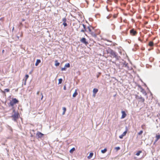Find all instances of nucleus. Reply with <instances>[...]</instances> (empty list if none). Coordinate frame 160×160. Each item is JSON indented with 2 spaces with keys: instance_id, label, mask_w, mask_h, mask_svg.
I'll return each mask as SVG.
<instances>
[{
  "instance_id": "obj_20",
  "label": "nucleus",
  "mask_w": 160,
  "mask_h": 160,
  "mask_svg": "<svg viewBox=\"0 0 160 160\" xmlns=\"http://www.w3.org/2000/svg\"><path fill=\"white\" fill-rule=\"evenodd\" d=\"M75 150V148L74 147H73L69 151V152L70 153H72Z\"/></svg>"
},
{
  "instance_id": "obj_19",
  "label": "nucleus",
  "mask_w": 160,
  "mask_h": 160,
  "mask_svg": "<svg viewBox=\"0 0 160 160\" xmlns=\"http://www.w3.org/2000/svg\"><path fill=\"white\" fill-rule=\"evenodd\" d=\"M140 89L141 92H142L143 94H144L145 95H146L147 94L146 92L145 91L144 89L142 88Z\"/></svg>"
},
{
  "instance_id": "obj_60",
  "label": "nucleus",
  "mask_w": 160,
  "mask_h": 160,
  "mask_svg": "<svg viewBox=\"0 0 160 160\" xmlns=\"http://www.w3.org/2000/svg\"><path fill=\"white\" fill-rule=\"evenodd\" d=\"M4 50H3H3H2V52L3 53L4 52Z\"/></svg>"
},
{
  "instance_id": "obj_58",
  "label": "nucleus",
  "mask_w": 160,
  "mask_h": 160,
  "mask_svg": "<svg viewBox=\"0 0 160 160\" xmlns=\"http://www.w3.org/2000/svg\"><path fill=\"white\" fill-rule=\"evenodd\" d=\"M39 91H38V92H37V94H39Z\"/></svg>"
},
{
  "instance_id": "obj_30",
  "label": "nucleus",
  "mask_w": 160,
  "mask_h": 160,
  "mask_svg": "<svg viewBox=\"0 0 160 160\" xmlns=\"http://www.w3.org/2000/svg\"><path fill=\"white\" fill-rule=\"evenodd\" d=\"M138 98L139 99H141L142 100V102H144V101L145 99H144V98H143L141 96L140 97H139Z\"/></svg>"
},
{
  "instance_id": "obj_29",
  "label": "nucleus",
  "mask_w": 160,
  "mask_h": 160,
  "mask_svg": "<svg viewBox=\"0 0 160 160\" xmlns=\"http://www.w3.org/2000/svg\"><path fill=\"white\" fill-rule=\"evenodd\" d=\"M29 77V75H28V74H26L25 75V82L26 81L27 79H28V78Z\"/></svg>"
},
{
  "instance_id": "obj_59",
  "label": "nucleus",
  "mask_w": 160,
  "mask_h": 160,
  "mask_svg": "<svg viewBox=\"0 0 160 160\" xmlns=\"http://www.w3.org/2000/svg\"><path fill=\"white\" fill-rule=\"evenodd\" d=\"M144 85L145 86V87H147V86L146 84L145 83H144Z\"/></svg>"
},
{
  "instance_id": "obj_33",
  "label": "nucleus",
  "mask_w": 160,
  "mask_h": 160,
  "mask_svg": "<svg viewBox=\"0 0 160 160\" xmlns=\"http://www.w3.org/2000/svg\"><path fill=\"white\" fill-rule=\"evenodd\" d=\"M152 66L151 65H150L149 64H146V67L147 68H151L152 67Z\"/></svg>"
},
{
  "instance_id": "obj_61",
  "label": "nucleus",
  "mask_w": 160,
  "mask_h": 160,
  "mask_svg": "<svg viewBox=\"0 0 160 160\" xmlns=\"http://www.w3.org/2000/svg\"><path fill=\"white\" fill-rule=\"evenodd\" d=\"M20 25H22V22H21V23H20Z\"/></svg>"
},
{
  "instance_id": "obj_25",
  "label": "nucleus",
  "mask_w": 160,
  "mask_h": 160,
  "mask_svg": "<svg viewBox=\"0 0 160 160\" xmlns=\"http://www.w3.org/2000/svg\"><path fill=\"white\" fill-rule=\"evenodd\" d=\"M58 84H61L62 82V78H59L58 80Z\"/></svg>"
},
{
  "instance_id": "obj_62",
  "label": "nucleus",
  "mask_w": 160,
  "mask_h": 160,
  "mask_svg": "<svg viewBox=\"0 0 160 160\" xmlns=\"http://www.w3.org/2000/svg\"><path fill=\"white\" fill-rule=\"evenodd\" d=\"M26 82H25V80L24 84H26Z\"/></svg>"
},
{
  "instance_id": "obj_31",
  "label": "nucleus",
  "mask_w": 160,
  "mask_h": 160,
  "mask_svg": "<svg viewBox=\"0 0 160 160\" xmlns=\"http://www.w3.org/2000/svg\"><path fill=\"white\" fill-rule=\"evenodd\" d=\"M143 132L142 130H141L138 133V134L139 135H140L142 134Z\"/></svg>"
},
{
  "instance_id": "obj_38",
  "label": "nucleus",
  "mask_w": 160,
  "mask_h": 160,
  "mask_svg": "<svg viewBox=\"0 0 160 160\" xmlns=\"http://www.w3.org/2000/svg\"><path fill=\"white\" fill-rule=\"evenodd\" d=\"M149 61L151 62H152L153 61V60H154V58H149Z\"/></svg>"
},
{
  "instance_id": "obj_36",
  "label": "nucleus",
  "mask_w": 160,
  "mask_h": 160,
  "mask_svg": "<svg viewBox=\"0 0 160 160\" xmlns=\"http://www.w3.org/2000/svg\"><path fill=\"white\" fill-rule=\"evenodd\" d=\"M111 25L112 26V29L113 30L114 29L115 27V25H114L113 24H111Z\"/></svg>"
},
{
  "instance_id": "obj_7",
  "label": "nucleus",
  "mask_w": 160,
  "mask_h": 160,
  "mask_svg": "<svg viewBox=\"0 0 160 160\" xmlns=\"http://www.w3.org/2000/svg\"><path fill=\"white\" fill-rule=\"evenodd\" d=\"M130 32L132 35L134 36L136 35L137 32L134 28H132L130 30Z\"/></svg>"
},
{
  "instance_id": "obj_39",
  "label": "nucleus",
  "mask_w": 160,
  "mask_h": 160,
  "mask_svg": "<svg viewBox=\"0 0 160 160\" xmlns=\"http://www.w3.org/2000/svg\"><path fill=\"white\" fill-rule=\"evenodd\" d=\"M82 26H83V29L86 28V27L85 25L84 24H82Z\"/></svg>"
},
{
  "instance_id": "obj_3",
  "label": "nucleus",
  "mask_w": 160,
  "mask_h": 160,
  "mask_svg": "<svg viewBox=\"0 0 160 160\" xmlns=\"http://www.w3.org/2000/svg\"><path fill=\"white\" fill-rule=\"evenodd\" d=\"M19 102V101L16 98H12V100L10 101L9 103H8V104L9 107L10 106L12 107V108L11 109L13 110V109H15L14 105L18 103Z\"/></svg>"
},
{
  "instance_id": "obj_18",
  "label": "nucleus",
  "mask_w": 160,
  "mask_h": 160,
  "mask_svg": "<svg viewBox=\"0 0 160 160\" xmlns=\"http://www.w3.org/2000/svg\"><path fill=\"white\" fill-rule=\"evenodd\" d=\"M98 90L97 88H94L93 89L92 92L93 93H94V94H96L98 92Z\"/></svg>"
},
{
  "instance_id": "obj_27",
  "label": "nucleus",
  "mask_w": 160,
  "mask_h": 160,
  "mask_svg": "<svg viewBox=\"0 0 160 160\" xmlns=\"http://www.w3.org/2000/svg\"><path fill=\"white\" fill-rule=\"evenodd\" d=\"M91 28H92V29H94V27L89 24V25L88 26L87 28L88 30L89 29Z\"/></svg>"
},
{
  "instance_id": "obj_52",
  "label": "nucleus",
  "mask_w": 160,
  "mask_h": 160,
  "mask_svg": "<svg viewBox=\"0 0 160 160\" xmlns=\"http://www.w3.org/2000/svg\"><path fill=\"white\" fill-rule=\"evenodd\" d=\"M17 38L18 39V40L19 38V37L17 36Z\"/></svg>"
},
{
  "instance_id": "obj_13",
  "label": "nucleus",
  "mask_w": 160,
  "mask_h": 160,
  "mask_svg": "<svg viewBox=\"0 0 160 160\" xmlns=\"http://www.w3.org/2000/svg\"><path fill=\"white\" fill-rule=\"evenodd\" d=\"M155 138L156 139L155 141L156 142H157L160 138V135L159 134H156Z\"/></svg>"
},
{
  "instance_id": "obj_22",
  "label": "nucleus",
  "mask_w": 160,
  "mask_h": 160,
  "mask_svg": "<svg viewBox=\"0 0 160 160\" xmlns=\"http://www.w3.org/2000/svg\"><path fill=\"white\" fill-rule=\"evenodd\" d=\"M153 42L152 41H150L149 42L148 45L150 47L153 46Z\"/></svg>"
},
{
  "instance_id": "obj_44",
  "label": "nucleus",
  "mask_w": 160,
  "mask_h": 160,
  "mask_svg": "<svg viewBox=\"0 0 160 160\" xmlns=\"http://www.w3.org/2000/svg\"><path fill=\"white\" fill-rule=\"evenodd\" d=\"M111 16L112 15H111L110 16L109 15L107 16L106 18L107 19H109L111 17Z\"/></svg>"
},
{
  "instance_id": "obj_16",
  "label": "nucleus",
  "mask_w": 160,
  "mask_h": 160,
  "mask_svg": "<svg viewBox=\"0 0 160 160\" xmlns=\"http://www.w3.org/2000/svg\"><path fill=\"white\" fill-rule=\"evenodd\" d=\"M78 93L77 92V89H76L74 93L72 95V97L73 98L75 97L78 95Z\"/></svg>"
},
{
  "instance_id": "obj_64",
  "label": "nucleus",
  "mask_w": 160,
  "mask_h": 160,
  "mask_svg": "<svg viewBox=\"0 0 160 160\" xmlns=\"http://www.w3.org/2000/svg\"><path fill=\"white\" fill-rule=\"evenodd\" d=\"M85 34L86 36H87V35L85 33Z\"/></svg>"
},
{
  "instance_id": "obj_50",
  "label": "nucleus",
  "mask_w": 160,
  "mask_h": 160,
  "mask_svg": "<svg viewBox=\"0 0 160 160\" xmlns=\"http://www.w3.org/2000/svg\"><path fill=\"white\" fill-rule=\"evenodd\" d=\"M88 30V32H90V31H92V29H91V28H90V29H89Z\"/></svg>"
},
{
  "instance_id": "obj_12",
  "label": "nucleus",
  "mask_w": 160,
  "mask_h": 160,
  "mask_svg": "<svg viewBox=\"0 0 160 160\" xmlns=\"http://www.w3.org/2000/svg\"><path fill=\"white\" fill-rule=\"evenodd\" d=\"M126 133H127L126 132H124L121 135L119 136V138L120 139H122L123 138V137L126 135Z\"/></svg>"
},
{
  "instance_id": "obj_48",
  "label": "nucleus",
  "mask_w": 160,
  "mask_h": 160,
  "mask_svg": "<svg viewBox=\"0 0 160 160\" xmlns=\"http://www.w3.org/2000/svg\"><path fill=\"white\" fill-rule=\"evenodd\" d=\"M147 89H148L149 91H150V90H149V88H148V87H147ZM150 91V93L151 95H152V93H151V92L150 91Z\"/></svg>"
},
{
  "instance_id": "obj_24",
  "label": "nucleus",
  "mask_w": 160,
  "mask_h": 160,
  "mask_svg": "<svg viewBox=\"0 0 160 160\" xmlns=\"http://www.w3.org/2000/svg\"><path fill=\"white\" fill-rule=\"evenodd\" d=\"M142 152V151L141 150L138 151L137 153H136L135 155L137 156H138L140 155V154Z\"/></svg>"
},
{
  "instance_id": "obj_32",
  "label": "nucleus",
  "mask_w": 160,
  "mask_h": 160,
  "mask_svg": "<svg viewBox=\"0 0 160 160\" xmlns=\"http://www.w3.org/2000/svg\"><path fill=\"white\" fill-rule=\"evenodd\" d=\"M10 89L8 88H6L4 90V92H9Z\"/></svg>"
},
{
  "instance_id": "obj_55",
  "label": "nucleus",
  "mask_w": 160,
  "mask_h": 160,
  "mask_svg": "<svg viewBox=\"0 0 160 160\" xmlns=\"http://www.w3.org/2000/svg\"><path fill=\"white\" fill-rule=\"evenodd\" d=\"M14 30V27H13V28H12V31H13Z\"/></svg>"
},
{
  "instance_id": "obj_37",
  "label": "nucleus",
  "mask_w": 160,
  "mask_h": 160,
  "mask_svg": "<svg viewBox=\"0 0 160 160\" xmlns=\"http://www.w3.org/2000/svg\"><path fill=\"white\" fill-rule=\"evenodd\" d=\"M101 73L100 72H98V74H97L96 75V77L97 78H98L99 77L100 75H101Z\"/></svg>"
},
{
  "instance_id": "obj_4",
  "label": "nucleus",
  "mask_w": 160,
  "mask_h": 160,
  "mask_svg": "<svg viewBox=\"0 0 160 160\" xmlns=\"http://www.w3.org/2000/svg\"><path fill=\"white\" fill-rule=\"evenodd\" d=\"M70 67V64L69 63H67L65 64L63 68H61V71H66L67 68H69Z\"/></svg>"
},
{
  "instance_id": "obj_53",
  "label": "nucleus",
  "mask_w": 160,
  "mask_h": 160,
  "mask_svg": "<svg viewBox=\"0 0 160 160\" xmlns=\"http://www.w3.org/2000/svg\"><path fill=\"white\" fill-rule=\"evenodd\" d=\"M105 40H106V41H108V42H111V41H110V40H108V39H106Z\"/></svg>"
},
{
  "instance_id": "obj_49",
  "label": "nucleus",
  "mask_w": 160,
  "mask_h": 160,
  "mask_svg": "<svg viewBox=\"0 0 160 160\" xmlns=\"http://www.w3.org/2000/svg\"><path fill=\"white\" fill-rule=\"evenodd\" d=\"M96 94H94V93H93V95L92 96L93 97H95L96 96Z\"/></svg>"
},
{
  "instance_id": "obj_23",
  "label": "nucleus",
  "mask_w": 160,
  "mask_h": 160,
  "mask_svg": "<svg viewBox=\"0 0 160 160\" xmlns=\"http://www.w3.org/2000/svg\"><path fill=\"white\" fill-rule=\"evenodd\" d=\"M62 110H63V112L62 113V115H64L65 114V112L66 111V108L65 107H63L62 108Z\"/></svg>"
},
{
  "instance_id": "obj_45",
  "label": "nucleus",
  "mask_w": 160,
  "mask_h": 160,
  "mask_svg": "<svg viewBox=\"0 0 160 160\" xmlns=\"http://www.w3.org/2000/svg\"><path fill=\"white\" fill-rule=\"evenodd\" d=\"M4 18V17L1 18H0V21H1V20L3 21V19Z\"/></svg>"
},
{
  "instance_id": "obj_63",
  "label": "nucleus",
  "mask_w": 160,
  "mask_h": 160,
  "mask_svg": "<svg viewBox=\"0 0 160 160\" xmlns=\"http://www.w3.org/2000/svg\"><path fill=\"white\" fill-rule=\"evenodd\" d=\"M22 34H21V35H20V36L22 37Z\"/></svg>"
},
{
  "instance_id": "obj_57",
  "label": "nucleus",
  "mask_w": 160,
  "mask_h": 160,
  "mask_svg": "<svg viewBox=\"0 0 160 160\" xmlns=\"http://www.w3.org/2000/svg\"><path fill=\"white\" fill-rule=\"evenodd\" d=\"M138 40L140 41H141V39L139 38H138Z\"/></svg>"
},
{
  "instance_id": "obj_46",
  "label": "nucleus",
  "mask_w": 160,
  "mask_h": 160,
  "mask_svg": "<svg viewBox=\"0 0 160 160\" xmlns=\"http://www.w3.org/2000/svg\"><path fill=\"white\" fill-rule=\"evenodd\" d=\"M134 46L136 48H137V47H138V45L136 44L134 45Z\"/></svg>"
},
{
  "instance_id": "obj_21",
  "label": "nucleus",
  "mask_w": 160,
  "mask_h": 160,
  "mask_svg": "<svg viewBox=\"0 0 160 160\" xmlns=\"http://www.w3.org/2000/svg\"><path fill=\"white\" fill-rule=\"evenodd\" d=\"M107 151V148H104V149L101 150V152L102 153H105Z\"/></svg>"
},
{
  "instance_id": "obj_41",
  "label": "nucleus",
  "mask_w": 160,
  "mask_h": 160,
  "mask_svg": "<svg viewBox=\"0 0 160 160\" xmlns=\"http://www.w3.org/2000/svg\"><path fill=\"white\" fill-rule=\"evenodd\" d=\"M138 86L140 89H141V88H142V86L140 85H138Z\"/></svg>"
},
{
  "instance_id": "obj_56",
  "label": "nucleus",
  "mask_w": 160,
  "mask_h": 160,
  "mask_svg": "<svg viewBox=\"0 0 160 160\" xmlns=\"http://www.w3.org/2000/svg\"><path fill=\"white\" fill-rule=\"evenodd\" d=\"M32 71H31L30 72H29V74H31V73L32 72Z\"/></svg>"
},
{
  "instance_id": "obj_42",
  "label": "nucleus",
  "mask_w": 160,
  "mask_h": 160,
  "mask_svg": "<svg viewBox=\"0 0 160 160\" xmlns=\"http://www.w3.org/2000/svg\"><path fill=\"white\" fill-rule=\"evenodd\" d=\"M41 94L42 95V97H41V100H42V98H43V96L42 93H41Z\"/></svg>"
},
{
  "instance_id": "obj_8",
  "label": "nucleus",
  "mask_w": 160,
  "mask_h": 160,
  "mask_svg": "<svg viewBox=\"0 0 160 160\" xmlns=\"http://www.w3.org/2000/svg\"><path fill=\"white\" fill-rule=\"evenodd\" d=\"M62 21H63L62 25L64 26V27H66L68 26V24L66 22L67 21V19L65 17L64 18L62 19Z\"/></svg>"
},
{
  "instance_id": "obj_34",
  "label": "nucleus",
  "mask_w": 160,
  "mask_h": 160,
  "mask_svg": "<svg viewBox=\"0 0 160 160\" xmlns=\"http://www.w3.org/2000/svg\"><path fill=\"white\" fill-rule=\"evenodd\" d=\"M115 149L117 151H118L120 149V148L119 147H116L115 148Z\"/></svg>"
},
{
  "instance_id": "obj_26",
  "label": "nucleus",
  "mask_w": 160,
  "mask_h": 160,
  "mask_svg": "<svg viewBox=\"0 0 160 160\" xmlns=\"http://www.w3.org/2000/svg\"><path fill=\"white\" fill-rule=\"evenodd\" d=\"M8 129L10 131V133H12L13 132V130L11 127L8 126Z\"/></svg>"
},
{
  "instance_id": "obj_51",
  "label": "nucleus",
  "mask_w": 160,
  "mask_h": 160,
  "mask_svg": "<svg viewBox=\"0 0 160 160\" xmlns=\"http://www.w3.org/2000/svg\"><path fill=\"white\" fill-rule=\"evenodd\" d=\"M25 20V19H24L22 18V22L24 21Z\"/></svg>"
},
{
  "instance_id": "obj_11",
  "label": "nucleus",
  "mask_w": 160,
  "mask_h": 160,
  "mask_svg": "<svg viewBox=\"0 0 160 160\" xmlns=\"http://www.w3.org/2000/svg\"><path fill=\"white\" fill-rule=\"evenodd\" d=\"M41 62V60L40 59H37L36 62L35 63V65L37 66H38L39 64Z\"/></svg>"
},
{
  "instance_id": "obj_54",
  "label": "nucleus",
  "mask_w": 160,
  "mask_h": 160,
  "mask_svg": "<svg viewBox=\"0 0 160 160\" xmlns=\"http://www.w3.org/2000/svg\"><path fill=\"white\" fill-rule=\"evenodd\" d=\"M156 142H156V141H155L153 143V145H155Z\"/></svg>"
},
{
  "instance_id": "obj_15",
  "label": "nucleus",
  "mask_w": 160,
  "mask_h": 160,
  "mask_svg": "<svg viewBox=\"0 0 160 160\" xmlns=\"http://www.w3.org/2000/svg\"><path fill=\"white\" fill-rule=\"evenodd\" d=\"M93 155V153L92 152H91L90 153L89 155L88 156V159H90L92 157Z\"/></svg>"
},
{
  "instance_id": "obj_5",
  "label": "nucleus",
  "mask_w": 160,
  "mask_h": 160,
  "mask_svg": "<svg viewBox=\"0 0 160 160\" xmlns=\"http://www.w3.org/2000/svg\"><path fill=\"white\" fill-rule=\"evenodd\" d=\"M80 41L83 43L87 45L88 44V41L85 38H82L81 40Z\"/></svg>"
},
{
  "instance_id": "obj_6",
  "label": "nucleus",
  "mask_w": 160,
  "mask_h": 160,
  "mask_svg": "<svg viewBox=\"0 0 160 160\" xmlns=\"http://www.w3.org/2000/svg\"><path fill=\"white\" fill-rule=\"evenodd\" d=\"M38 138H41L44 134L40 132H38L36 134Z\"/></svg>"
},
{
  "instance_id": "obj_9",
  "label": "nucleus",
  "mask_w": 160,
  "mask_h": 160,
  "mask_svg": "<svg viewBox=\"0 0 160 160\" xmlns=\"http://www.w3.org/2000/svg\"><path fill=\"white\" fill-rule=\"evenodd\" d=\"M121 113H122V116L121 117V119H123L126 116H127V114L126 113V112L124 111H121Z\"/></svg>"
},
{
  "instance_id": "obj_47",
  "label": "nucleus",
  "mask_w": 160,
  "mask_h": 160,
  "mask_svg": "<svg viewBox=\"0 0 160 160\" xmlns=\"http://www.w3.org/2000/svg\"><path fill=\"white\" fill-rule=\"evenodd\" d=\"M117 17V15H114L113 16V17L114 18H116V17Z\"/></svg>"
},
{
  "instance_id": "obj_10",
  "label": "nucleus",
  "mask_w": 160,
  "mask_h": 160,
  "mask_svg": "<svg viewBox=\"0 0 160 160\" xmlns=\"http://www.w3.org/2000/svg\"><path fill=\"white\" fill-rule=\"evenodd\" d=\"M122 64L126 68H129V66H128V63H126L125 61H124V62H122Z\"/></svg>"
},
{
  "instance_id": "obj_35",
  "label": "nucleus",
  "mask_w": 160,
  "mask_h": 160,
  "mask_svg": "<svg viewBox=\"0 0 160 160\" xmlns=\"http://www.w3.org/2000/svg\"><path fill=\"white\" fill-rule=\"evenodd\" d=\"M128 130V127L127 126H125V130L124 132H126L127 133V131Z\"/></svg>"
},
{
  "instance_id": "obj_2",
  "label": "nucleus",
  "mask_w": 160,
  "mask_h": 160,
  "mask_svg": "<svg viewBox=\"0 0 160 160\" xmlns=\"http://www.w3.org/2000/svg\"><path fill=\"white\" fill-rule=\"evenodd\" d=\"M12 112L14 113L11 117L12 118V120L15 122L17 121L18 119L20 117V115L18 112H16L15 109L12 110Z\"/></svg>"
},
{
  "instance_id": "obj_28",
  "label": "nucleus",
  "mask_w": 160,
  "mask_h": 160,
  "mask_svg": "<svg viewBox=\"0 0 160 160\" xmlns=\"http://www.w3.org/2000/svg\"><path fill=\"white\" fill-rule=\"evenodd\" d=\"M81 32H87V28L82 29L80 31Z\"/></svg>"
},
{
  "instance_id": "obj_43",
  "label": "nucleus",
  "mask_w": 160,
  "mask_h": 160,
  "mask_svg": "<svg viewBox=\"0 0 160 160\" xmlns=\"http://www.w3.org/2000/svg\"><path fill=\"white\" fill-rule=\"evenodd\" d=\"M94 32L92 30L90 31V32H89L88 33L89 34H90V35L91 34H92V33H93Z\"/></svg>"
},
{
  "instance_id": "obj_1",
  "label": "nucleus",
  "mask_w": 160,
  "mask_h": 160,
  "mask_svg": "<svg viewBox=\"0 0 160 160\" xmlns=\"http://www.w3.org/2000/svg\"><path fill=\"white\" fill-rule=\"evenodd\" d=\"M106 51L107 54H110V56L111 58H115L117 60L119 59L120 57L118 56V54L112 49L110 48H108L106 50Z\"/></svg>"
},
{
  "instance_id": "obj_40",
  "label": "nucleus",
  "mask_w": 160,
  "mask_h": 160,
  "mask_svg": "<svg viewBox=\"0 0 160 160\" xmlns=\"http://www.w3.org/2000/svg\"><path fill=\"white\" fill-rule=\"evenodd\" d=\"M63 89L64 90H66V85H64V87H63Z\"/></svg>"
},
{
  "instance_id": "obj_14",
  "label": "nucleus",
  "mask_w": 160,
  "mask_h": 160,
  "mask_svg": "<svg viewBox=\"0 0 160 160\" xmlns=\"http://www.w3.org/2000/svg\"><path fill=\"white\" fill-rule=\"evenodd\" d=\"M91 35L92 37H93L95 38H97V34H96L94 32L92 33Z\"/></svg>"
},
{
  "instance_id": "obj_17",
  "label": "nucleus",
  "mask_w": 160,
  "mask_h": 160,
  "mask_svg": "<svg viewBox=\"0 0 160 160\" xmlns=\"http://www.w3.org/2000/svg\"><path fill=\"white\" fill-rule=\"evenodd\" d=\"M60 62H58L57 60H55V64L54 65L56 67L60 65Z\"/></svg>"
}]
</instances>
